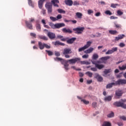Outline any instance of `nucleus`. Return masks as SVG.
Listing matches in <instances>:
<instances>
[{"mask_svg": "<svg viewBox=\"0 0 126 126\" xmlns=\"http://www.w3.org/2000/svg\"><path fill=\"white\" fill-rule=\"evenodd\" d=\"M126 102V99H121V101H116L113 103L114 106L116 107H121L123 109H126V104H125Z\"/></svg>", "mask_w": 126, "mask_h": 126, "instance_id": "f257e3e1", "label": "nucleus"}, {"mask_svg": "<svg viewBox=\"0 0 126 126\" xmlns=\"http://www.w3.org/2000/svg\"><path fill=\"white\" fill-rule=\"evenodd\" d=\"M49 25L52 28V29H60V28L65 26V24L63 23H57L56 24H54L53 23H50Z\"/></svg>", "mask_w": 126, "mask_h": 126, "instance_id": "f03ea898", "label": "nucleus"}, {"mask_svg": "<svg viewBox=\"0 0 126 126\" xmlns=\"http://www.w3.org/2000/svg\"><path fill=\"white\" fill-rule=\"evenodd\" d=\"M30 21H25V23L27 27L30 30H33V25L32 23L35 22V19L34 18H31L29 19Z\"/></svg>", "mask_w": 126, "mask_h": 126, "instance_id": "7ed1b4c3", "label": "nucleus"}, {"mask_svg": "<svg viewBox=\"0 0 126 126\" xmlns=\"http://www.w3.org/2000/svg\"><path fill=\"white\" fill-rule=\"evenodd\" d=\"M45 6L47 9L48 14H52V12H53V5L52 4V3L47 2L45 4Z\"/></svg>", "mask_w": 126, "mask_h": 126, "instance_id": "20e7f679", "label": "nucleus"}, {"mask_svg": "<svg viewBox=\"0 0 126 126\" xmlns=\"http://www.w3.org/2000/svg\"><path fill=\"white\" fill-rule=\"evenodd\" d=\"M38 46L40 50H44L45 48L46 49H51V45H49L45 43H42L41 41L38 42Z\"/></svg>", "mask_w": 126, "mask_h": 126, "instance_id": "39448f33", "label": "nucleus"}, {"mask_svg": "<svg viewBox=\"0 0 126 126\" xmlns=\"http://www.w3.org/2000/svg\"><path fill=\"white\" fill-rule=\"evenodd\" d=\"M85 28L84 27H77L76 28L73 29V31L74 32L75 34H81L83 33V31H84Z\"/></svg>", "mask_w": 126, "mask_h": 126, "instance_id": "423d86ee", "label": "nucleus"}, {"mask_svg": "<svg viewBox=\"0 0 126 126\" xmlns=\"http://www.w3.org/2000/svg\"><path fill=\"white\" fill-rule=\"evenodd\" d=\"M117 85H126V79H120L115 82Z\"/></svg>", "mask_w": 126, "mask_h": 126, "instance_id": "0eeeda50", "label": "nucleus"}, {"mask_svg": "<svg viewBox=\"0 0 126 126\" xmlns=\"http://www.w3.org/2000/svg\"><path fill=\"white\" fill-rule=\"evenodd\" d=\"M79 61H80V58H76L75 59H70L67 61V62H68V63H69L70 64H72L76 63L77 62H79Z\"/></svg>", "mask_w": 126, "mask_h": 126, "instance_id": "6e6552de", "label": "nucleus"}, {"mask_svg": "<svg viewBox=\"0 0 126 126\" xmlns=\"http://www.w3.org/2000/svg\"><path fill=\"white\" fill-rule=\"evenodd\" d=\"M94 78H96L98 82H101V81H103V77L100 76L98 73L94 74Z\"/></svg>", "mask_w": 126, "mask_h": 126, "instance_id": "1a4fd4ad", "label": "nucleus"}, {"mask_svg": "<svg viewBox=\"0 0 126 126\" xmlns=\"http://www.w3.org/2000/svg\"><path fill=\"white\" fill-rule=\"evenodd\" d=\"M47 36L51 40H53V39H55V38H56V34L55 33L52 32H49L47 33Z\"/></svg>", "mask_w": 126, "mask_h": 126, "instance_id": "9d476101", "label": "nucleus"}, {"mask_svg": "<svg viewBox=\"0 0 126 126\" xmlns=\"http://www.w3.org/2000/svg\"><path fill=\"white\" fill-rule=\"evenodd\" d=\"M71 49L70 48H65L63 51V55H68V54H71Z\"/></svg>", "mask_w": 126, "mask_h": 126, "instance_id": "9b49d317", "label": "nucleus"}, {"mask_svg": "<svg viewBox=\"0 0 126 126\" xmlns=\"http://www.w3.org/2000/svg\"><path fill=\"white\" fill-rule=\"evenodd\" d=\"M64 2L66 5H68V6H71L73 4L72 0H65Z\"/></svg>", "mask_w": 126, "mask_h": 126, "instance_id": "f8f14e48", "label": "nucleus"}, {"mask_svg": "<svg viewBox=\"0 0 126 126\" xmlns=\"http://www.w3.org/2000/svg\"><path fill=\"white\" fill-rule=\"evenodd\" d=\"M75 40H76V37H72L66 40V43L67 44H73Z\"/></svg>", "mask_w": 126, "mask_h": 126, "instance_id": "ddd939ff", "label": "nucleus"}, {"mask_svg": "<svg viewBox=\"0 0 126 126\" xmlns=\"http://www.w3.org/2000/svg\"><path fill=\"white\" fill-rule=\"evenodd\" d=\"M125 37H126V35H125V34L118 35V36L115 37V41H119V40H122V39H124Z\"/></svg>", "mask_w": 126, "mask_h": 126, "instance_id": "4468645a", "label": "nucleus"}, {"mask_svg": "<svg viewBox=\"0 0 126 126\" xmlns=\"http://www.w3.org/2000/svg\"><path fill=\"white\" fill-rule=\"evenodd\" d=\"M54 60L56 62H61V63L62 64H63V62H65V61H66L65 60L63 59V58H60L59 57L55 58Z\"/></svg>", "mask_w": 126, "mask_h": 126, "instance_id": "2eb2a0df", "label": "nucleus"}, {"mask_svg": "<svg viewBox=\"0 0 126 126\" xmlns=\"http://www.w3.org/2000/svg\"><path fill=\"white\" fill-rule=\"evenodd\" d=\"M51 2L54 6L59 7V4H58V3H60V1L59 0H51Z\"/></svg>", "mask_w": 126, "mask_h": 126, "instance_id": "dca6fc26", "label": "nucleus"}, {"mask_svg": "<svg viewBox=\"0 0 126 126\" xmlns=\"http://www.w3.org/2000/svg\"><path fill=\"white\" fill-rule=\"evenodd\" d=\"M113 86H117L116 83H111L106 85V89H111Z\"/></svg>", "mask_w": 126, "mask_h": 126, "instance_id": "f3484780", "label": "nucleus"}, {"mask_svg": "<svg viewBox=\"0 0 126 126\" xmlns=\"http://www.w3.org/2000/svg\"><path fill=\"white\" fill-rule=\"evenodd\" d=\"M62 32H63V33H68L69 34H71V33H72V30L69 29H67L65 28L62 29Z\"/></svg>", "mask_w": 126, "mask_h": 126, "instance_id": "a211bd4d", "label": "nucleus"}, {"mask_svg": "<svg viewBox=\"0 0 126 126\" xmlns=\"http://www.w3.org/2000/svg\"><path fill=\"white\" fill-rule=\"evenodd\" d=\"M115 94L117 97H121V96H123V92L120 90H118L116 91Z\"/></svg>", "mask_w": 126, "mask_h": 126, "instance_id": "6ab92c4d", "label": "nucleus"}, {"mask_svg": "<svg viewBox=\"0 0 126 126\" xmlns=\"http://www.w3.org/2000/svg\"><path fill=\"white\" fill-rule=\"evenodd\" d=\"M67 63H68V61H65L64 62H63V65H64V69L66 70H68V64Z\"/></svg>", "mask_w": 126, "mask_h": 126, "instance_id": "aec40b11", "label": "nucleus"}, {"mask_svg": "<svg viewBox=\"0 0 126 126\" xmlns=\"http://www.w3.org/2000/svg\"><path fill=\"white\" fill-rule=\"evenodd\" d=\"M94 51V48L91 47L89 49H87V50L84 51V53L85 54H90V53H92Z\"/></svg>", "mask_w": 126, "mask_h": 126, "instance_id": "412c9836", "label": "nucleus"}, {"mask_svg": "<svg viewBox=\"0 0 126 126\" xmlns=\"http://www.w3.org/2000/svg\"><path fill=\"white\" fill-rule=\"evenodd\" d=\"M104 66H105L102 64H95V67H96L98 69H102V68H104Z\"/></svg>", "mask_w": 126, "mask_h": 126, "instance_id": "4be33fe9", "label": "nucleus"}, {"mask_svg": "<svg viewBox=\"0 0 126 126\" xmlns=\"http://www.w3.org/2000/svg\"><path fill=\"white\" fill-rule=\"evenodd\" d=\"M109 33L111 34V35H116V34H118V32L116 30L113 31V30H110L109 31Z\"/></svg>", "mask_w": 126, "mask_h": 126, "instance_id": "5701e85b", "label": "nucleus"}, {"mask_svg": "<svg viewBox=\"0 0 126 126\" xmlns=\"http://www.w3.org/2000/svg\"><path fill=\"white\" fill-rule=\"evenodd\" d=\"M38 38H39V39H41L42 40H44V41H48V37L44 35H39L38 36Z\"/></svg>", "mask_w": 126, "mask_h": 126, "instance_id": "b1692460", "label": "nucleus"}, {"mask_svg": "<svg viewBox=\"0 0 126 126\" xmlns=\"http://www.w3.org/2000/svg\"><path fill=\"white\" fill-rule=\"evenodd\" d=\"M111 59V57L110 56H106L104 57H102L100 58V61H108V60H110Z\"/></svg>", "mask_w": 126, "mask_h": 126, "instance_id": "393cba45", "label": "nucleus"}, {"mask_svg": "<svg viewBox=\"0 0 126 126\" xmlns=\"http://www.w3.org/2000/svg\"><path fill=\"white\" fill-rule=\"evenodd\" d=\"M76 15L77 17V18H79V19H81V18H82V13H80V12H77L76 13Z\"/></svg>", "mask_w": 126, "mask_h": 126, "instance_id": "a878e982", "label": "nucleus"}, {"mask_svg": "<svg viewBox=\"0 0 126 126\" xmlns=\"http://www.w3.org/2000/svg\"><path fill=\"white\" fill-rule=\"evenodd\" d=\"M91 44H92V42L88 41L87 42V44L84 46H85L86 49H88V48H89V47H90V46H91Z\"/></svg>", "mask_w": 126, "mask_h": 126, "instance_id": "bb28decb", "label": "nucleus"}, {"mask_svg": "<svg viewBox=\"0 0 126 126\" xmlns=\"http://www.w3.org/2000/svg\"><path fill=\"white\" fill-rule=\"evenodd\" d=\"M102 126H112V124L109 122H104Z\"/></svg>", "mask_w": 126, "mask_h": 126, "instance_id": "cd10ccee", "label": "nucleus"}, {"mask_svg": "<svg viewBox=\"0 0 126 126\" xmlns=\"http://www.w3.org/2000/svg\"><path fill=\"white\" fill-rule=\"evenodd\" d=\"M98 58H99V55H98V54H97L96 53H94L93 55L92 60H97V59H98Z\"/></svg>", "mask_w": 126, "mask_h": 126, "instance_id": "c85d7f7f", "label": "nucleus"}, {"mask_svg": "<svg viewBox=\"0 0 126 126\" xmlns=\"http://www.w3.org/2000/svg\"><path fill=\"white\" fill-rule=\"evenodd\" d=\"M112 72V70L111 69H105L103 71L104 74H108V73H110V72Z\"/></svg>", "mask_w": 126, "mask_h": 126, "instance_id": "c756f323", "label": "nucleus"}, {"mask_svg": "<svg viewBox=\"0 0 126 126\" xmlns=\"http://www.w3.org/2000/svg\"><path fill=\"white\" fill-rule=\"evenodd\" d=\"M111 100H112V96L111 95H109L104 98L105 101H111Z\"/></svg>", "mask_w": 126, "mask_h": 126, "instance_id": "7c9ffc66", "label": "nucleus"}, {"mask_svg": "<svg viewBox=\"0 0 126 126\" xmlns=\"http://www.w3.org/2000/svg\"><path fill=\"white\" fill-rule=\"evenodd\" d=\"M36 28L37 31H41V26L39 24L36 25Z\"/></svg>", "mask_w": 126, "mask_h": 126, "instance_id": "2f4dec72", "label": "nucleus"}, {"mask_svg": "<svg viewBox=\"0 0 126 126\" xmlns=\"http://www.w3.org/2000/svg\"><path fill=\"white\" fill-rule=\"evenodd\" d=\"M115 116V114H114V112H111V113L107 115L108 118H113V117Z\"/></svg>", "mask_w": 126, "mask_h": 126, "instance_id": "473e14b6", "label": "nucleus"}, {"mask_svg": "<svg viewBox=\"0 0 126 126\" xmlns=\"http://www.w3.org/2000/svg\"><path fill=\"white\" fill-rule=\"evenodd\" d=\"M119 68L120 70H126V65H123L122 67L119 66Z\"/></svg>", "mask_w": 126, "mask_h": 126, "instance_id": "72a5a7b5", "label": "nucleus"}, {"mask_svg": "<svg viewBox=\"0 0 126 126\" xmlns=\"http://www.w3.org/2000/svg\"><path fill=\"white\" fill-rule=\"evenodd\" d=\"M57 11H58L59 13H63L64 14L65 13V11L63 10V9H58Z\"/></svg>", "mask_w": 126, "mask_h": 126, "instance_id": "f704fd0d", "label": "nucleus"}, {"mask_svg": "<svg viewBox=\"0 0 126 126\" xmlns=\"http://www.w3.org/2000/svg\"><path fill=\"white\" fill-rule=\"evenodd\" d=\"M45 52H46V53H48V56H53V55L54 54L53 53V52L52 51H51L50 50H45Z\"/></svg>", "mask_w": 126, "mask_h": 126, "instance_id": "c9c22d12", "label": "nucleus"}, {"mask_svg": "<svg viewBox=\"0 0 126 126\" xmlns=\"http://www.w3.org/2000/svg\"><path fill=\"white\" fill-rule=\"evenodd\" d=\"M28 0V3L29 5H30L31 6H32V7H34V4H33L32 0Z\"/></svg>", "mask_w": 126, "mask_h": 126, "instance_id": "e433bc0d", "label": "nucleus"}, {"mask_svg": "<svg viewBox=\"0 0 126 126\" xmlns=\"http://www.w3.org/2000/svg\"><path fill=\"white\" fill-rule=\"evenodd\" d=\"M86 74H87L89 77H92V75H93V73L91 72H86Z\"/></svg>", "mask_w": 126, "mask_h": 126, "instance_id": "4c0bfd02", "label": "nucleus"}, {"mask_svg": "<svg viewBox=\"0 0 126 126\" xmlns=\"http://www.w3.org/2000/svg\"><path fill=\"white\" fill-rule=\"evenodd\" d=\"M82 64H90V63L87 61H81Z\"/></svg>", "mask_w": 126, "mask_h": 126, "instance_id": "58836bf2", "label": "nucleus"}, {"mask_svg": "<svg viewBox=\"0 0 126 126\" xmlns=\"http://www.w3.org/2000/svg\"><path fill=\"white\" fill-rule=\"evenodd\" d=\"M113 53V51H112V50H108L107 52L105 53V55H112Z\"/></svg>", "mask_w": 126, "mask_h": 126, "instance_id": "ea45409f", "label": "nucleus"}, {"mask_svg": "<svg viewBox=\"0 0 126 126\" xmlns=\"http://www.w3.org/2000/svg\"><path fill=\"white\" fill-rule=\"evenodd\" d=\"M60 40H61V41H62L63 42H65V41H66V40H67V38L63 37V36L62 35Z\"/></svg>", "mask_w": 126, "mask_h": 126, "instance_id": "a19ab883", "label": "nucleus"}, {"mask_svg": "<svg viewBox=\"0 0 126 126\" xmlns=\"http://www.w3.org/2000/svg\"><path fill=\"white\" fill-rule=\"evenodd\" d=\"M81 102H84V103L86 105H88V104H89V101H87L85 99H82Z\"/></svg>", "mask_w": 126, "mask_h": 126, "instance_id": "79ce46f5", "label": "nucleus"}, {"mask_svg": "<svg viewBox=\"0 0 126 126\" xmlns=\"http://www.w3.org/2000/svg\"><path fill=\"white\" fill-rule=\"evenodd\" d=\"M43 3L40 2V1H38V7L39 8L41 9L42 7H43Z\"/></svg>", "mask_w": 126, "mask_h": 126, "instance_id": "37998d69", "label": "nucleus"}, {"mask_svg": "<svg viewBox=\"0 0 126 126\" xmlns=\"http://www.w3.org/2000/svg\"><path fill=\"white\" fill-rule=\"evenodd\" d=\"M105 14H107V15H112V12L110 10H106L105 12Z\"/></svg>", "mask_w": 126, "mask_h": 126, "instance_id": "c03bdc74", "label": "nucleus"}, {"mask_svg": "<svg viewBox=\"0 0 126 126\" xmlns=\"http://www.w3.org/2000/svg\"><path fill=\"white\" fill-rule=\"evenodd\" d=\"M92 13H94V10H92L91 9H89L88 10V14L90 15V14H92Z\"/></svg>", "mask_w": 126, "mask_h": 126, "instance_id": "a18cd8bd", "label": "nucleus"}, {"mask_svg": "<svg viewBox=\"0 0 126 126\" xmlns=\"http://www.w3.org/2000/svg\"><path fill=\"white\" fill-rule=\"evenodd\" d=\"M84 50H86V48L85 47V46L82 47V48H80L78 49V52H82V51H84Z\"/></svg>", "mask_w": 126, "mask_h": 126, "instance_id": "49530a36", "label": "nucleus"}, {"mask_svg": "<svg viewBox=\"0 0 126 126\" xmlns=\"http://www.w3.org/2000/svg\"><path fill=\"white\" fill-rule=\"evenodd\" d=\"M117 14L119 16L123 15L124 14V12L119 10L117 11Z\"/></svg>", "mask_w": 126, "mask_h": 126, "instance_id": "de8ad7c7", "label": "nucleus"}, {"mask_svg": "<svg viewBox=\"0 0 126 126\" xmlns=\"http://www.w3.org/2000/svg\"><path fill=\"white\" fill-rule=\"evenodd\" d=\"M50 18L51 20H52V21H53V22L55 21H57V18H56V17H50Z\"/></svg>", "mask_w": 126, "mask_h": 126, "instance_id": "09e8293b", "label": "nucleus"}, {"mask_svg": "<svg viewBox=\"0 0 126 126\" xmlns=\"http://www.w3.org/2000/svg\"><path fill=\"white\" fill-rule=\"evenodd\" d=\"M117 5H119V4L112 3L111 5V7H113V8H116V7H117Z\"/></svg>", "mask_w": 126, "mask_h": 126, "instance_id": "8fccbe9b", "label": "nucleus"}, {"mask_svg": "<svg viewBox=\"0 0 126 126\" xmlns=\"http://www.w3.org/2000/svg\"><path fill=\"white\" fill-rule=\"evenodd\" d=\"M119 46L120 48H124V47L126 46V44L123 42H121L119 44Z\"/></svg>", "mask_w": 126, "mask_h": 126, "instance_id": "3c124183", "label": "nucleus"}, {"mask_svg": "<svg viewBox=\"0 0 126 126\" xmlns=\"http://www.w3.org/2000/svg\"><path fill=\"white\" fill-rule=\"evenodd\" d=\"M71 68H73V69H75V70H77V71H80L81 70V68H76L75 67V66H72L71 67Z\"/></svg>", "mask_w": 126, "mask_h": 126, "instance_id": "603ef678", "label": "nucleus"}, {"mask_svg": "<svg viewBox=\"0 0 126 126\" xmlns=\"http://www.w3.org/2000/svg\"><path fill=\"white\" fill-rule=\"evenodd\" d=\"M111 51H112L113 53H115V52H117L118 51V47H114L112 48Z\"/></svg>", "mask_w": 126, "mask_h": 126, "instance_id": "864d4df0", "label": "nucleus"}, {"mask_svg": "<svg viewBox=\"0 0 126 126\" xmlns=\"http://www.w3.org/2000/svg\"><path fill=\"white\" fill-rule=\"evenodd\" d=\"M73 5H79V1H74V2H73Z\"/></svg>", "mask_w": 126, "mask_h": 126, "instance_id": "5fc2aeb1", "label": "nucleus"}, {"mask_svg": "<svg viewBox=\"0 0 126 126\" xmlns=\"http://www.w3.org/2000/svg\"><path fill=\"white\" fill-rule=\"evenodd\" d=\"M62 18H63V16L61 14H59L58 15H57L56 18L57 20H59V19H62Z\"/></svg>", "mask_w": 126, "mask_h": 126, "instance_id": "6e6d98bb", "label": "nucleus"}, {"mask_svg": "<svg viewBox=\"0 0 126 126\" xmlns=\"http://www.w3.org/2000/svg\"><path fill=\"white\" fill-rule=\"evenodd\" d=\"M89 55L88 54H85L82 56L83 59H88Z\"/></svg>", "mask_w": 126, "mask_h": 126, "instance_id": "4d7b16f0", "label": "nucleus"}, {"mask_svg": "<svg viewBox=\"0 0 126 126\" xmlns=\"http://www.w3.org/2000/svg\"><path fill=\"white\" fill-rule=\"evenodd\" d=\"M120 119H121V120H123V121H126V117L125 116H120Z\"/></svg>", "mask_w": 126, "mask_h": 126, "instance_id": "13d9d810", "label": "nucleus"}, {"mask_svg": "<svg viewBox=\"0 0 126 126\" xmlns=\"http://www.w3.org/2000/svg\"><path fill=\"white\" fill-rule=\"evenodd\" d=\"M92 106L93 107V108H96V107H97V102H93Z\"/></svg>", "mask_w": 126, "mask_h": 126, "instance_id": "bf43d9fd", "label": "nucleus"}, {"mask_svg": "<svg viewBox=\"0 0 126 126\" xmlns=\"http://www.w3.org/2000/svg\"><path fill=\"white\" fill-rule=\"evenodd\" d=\"M55 55L56 56V57H60V56H61V53H60L59 52L55 51Z\"/></svg>", "mask_w": 126, "mask_h": 126, "instance_id": "052dcab7", "label": "nucleus"}, {"mask_svg": "<svg viewBox=\"0 0 126 126\" xmlns=\"http://www.w3.org/2000/svg\"><path fill=\"white\" fill-rule=\"evenodd\" d=\"M91 70H92V71H97V68L92 67V68H91Z\"/></svg>", "mask_w": 126, "mask_h": 126, "instance_id": "680f3d73", "label": "nucleus"}, {"mask_svg": "<svg viewBox=\"0 0 126 126\" xmlns=\"http://www.w3.org/2000/svg\"><path fill=\"white\" fill-rule=\"evenodd\" d=\"M61 42H60L59 41H57L55 42L54 45L55 46H58V45H60Z\"/></svg>", "mask_w": 126, "mask_h": 126, "instance_id": "e2e57ef3", "label": "nucleus"}, {"mask_svg": "<svg viewBox=\"0 0 126 126\" xmlns=\"http://www.w3.org/2000/svg\"><path fill=\"white\" fill-rule=\"evenodd\" d=\"M122 74H123V73H120V74H118V75H116V77L117 78H121V77H122Z\"/></svg>", "mask_w": 126, "mask_h": 126, "instance_id": "0e129e2a", "label": "nucleus"}, {"mask_svg": "<svg viewBox=\"0 0 126 126\" xmlns=\"http://www.w3.org/2000/svg\"><path fill=\"white\" fill-rule=\"evenodd\" d=\"M31 36H32V37H34V38H36V33H33V32H31L30 33Z\"/></svg>", "mask_w": 126, "mask_h": 126, "instance_id": "69168bd1", "label": "nucleus"}, {"mask_svg": "<svg viewBox=\"0 0 126 126\" xmlns=\"http://www.w3.org/2000/svg\"><path fill=\"white\" fill-rule=\"evenodd\" d=\"M43 15H45L46 14V10L42 9L41 11Z\"/></svg>", "mask_w": 126, "mask_h": 126, "instance_id": "338daca9", "label": "nucleus"}, {"mask_svg": "<svg viewBox=\"0 0 126 126\" xmlns=\"http://www.w3.org/2000/svg\"><path fill=\"white\" fill-rule=\"evenodd\" d=\"M117 125H118L119 126H124V124H123L122 122H118V123H117Z\"/></svg>", "mask_w": 126, "mask_h": 126, "instance_id": "774afa93", "label": "nucleus"}]
</instances>
